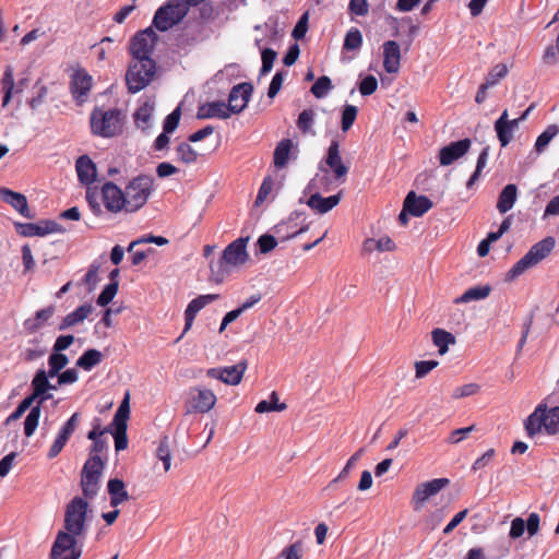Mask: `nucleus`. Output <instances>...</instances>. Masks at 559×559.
Instances as JSON below:
<instances>
[{"label":"nucleus","instance_id":"f257e3e1","mask_svg":"<svg viewBox=\"0 0 559 559\" xmlns=\"http://www.w3.org/2000/svg\"><path fill=\"white\" fill-rule=\"evenodd\" d=\"M88 500L74 497L66 506L63 531L58 532L51 547L52 559H80L82 545L79 542L87 534Z\"/></svg>","mask_w":559,"mask_h":559},{"label":"nucleus","instance_id":"f03ea898","mask_svg":"<svg viewBox=\"0 0 559 559\" xmlns=\"http://www.w3.org/2000/svg\"><path fill=\"white\" fill-rule=\"evenodd\" d=\"M249 239V236L237 238L224 249L217 262H210V270L216 283L223 282L229 274L230 267L242 265L249 260L247 251Z\"/></svg>","mask_w":559,"mask_h":559},{"label":"nucleus","instance_id":"7ed1b4c3","mask_svg":"<svg viewBox=\"0 0 559 559\" xmlns=\"http://www.w3.org/2000/svg\"><path fill=\"white\" fill-rule=\"evenodd\" d=\"M156 73V62L152 58H132L126 73L128 91L135 94L145 88Z\"/></svg>","mask_w":559,"mask_h":559},{"label":"nucleus","instance_id":"20e7f679","mask_svg":"<svg viewBox=\"0 0 559 559\" xmlns=\"http://www.w3.org/2000/svg\"><path fill=\"white\" fill-rule=\"evenodd\" d=\"M555 239L552 237H546L540 241L536 242L531 249L522 257L507 273L506 280L513 281L522 275L526 270L535 266L542 260H544L554 249Z\"/></svg>","mask_w":559,"mask_h":559},{"label":"nucleus","instance_id":"39448f33","mask_svg":"<svg viewBox=\"0 0 559 559\" xmlns=\"http://www.w3.org/2000/svg\"><path fill=\"white\" fill-rule=\"evenodd\" d=\"M188 13V8L182 0H167L156 10L152 23L159 32H167L178 25Z\"/></svg>","mask_w":559,"mask_h":559},{"label":"nucleus","instance_id":"423d86ee","mask_svg":"<svg viewBox=\"0 0 559 559\" xmlns=\"http://www.w3.org/2000/svg\"><path fill=\"white\" fill-rule=\"evenodd\" d=\"M154 179L148 175H139L126 187L127 212L140 210L148 200L153 191Z\"/></svg>","mask_w":559,"mask_h":559},{"label":"nucleus","instance_id":"0eeeda50","mask_svg":"<svg viewBox=\"0 0 559 559\" xmlns=\"http://www.w3.org/2000/svg\"><path fill=\"white\" fill-rule=\"evenodd\" d=\"M104 462L99 455H91L83 465L80 486L85 500L94 499L99 491Z\"/></svg>","mask_w":559,"mask_h":559},{"label":"nucleus","instance_id":"6e6552de","mask_svg":"<svg viewBox=\"0 0 559 559\" xmlns=\"http://www.w3.org/2000/svg\"><path fill=\"white\" fill-rule=\"evenodd\" d=\"M119 110L109 109L106 111L95 109L91 115V129L96 135L112 138L119 132Z\"/></svg>","mask_w":559,"mask_h":559},{"label":"nucleus","instance_id":"1a4fd4ad","mask_svg":"<svg viewBox=\"0 0 559 559\" xmlns=\"http://www.w3.org/2000/svg\"><path fill=\"white\" fill-rule=\"evenodd\" d=\"M216 402L217 397L212 390L202 386L190 388L186 401V414L209 413L214 408Z\"/></svg>","mask_w":559,"mask_h":559},{"label":"nucleus","instance_id":"9d476101","mask_svg":"<svg viewBox=\"0 0 559 559\" xmlns=\"http://www.w3.org/2000/svg\"><path fill=\"white\" fill-rule=\"evenodd\" d=\"M35 402V376L29 383V393L23 399L17 407L5 419V424L9 425L11 421H15L22 417V415L29 409L25 421H24V433L26 437H31L35 432V406L32 404Z\"/></svg>","mask_w":559,"mask_h":559},{"label":"nucleus","instance_id":"9b49d317","mask_svg":"<svg viewBox=\"0 0 559 559\" xmlns=\"http://www.w3.org/2000/svg\"><path fill=\"white\" fill-rule=\"evenodd\" d=\"M158 35L152 27L138 32L130 40V53L132 58H151Z\"/></svg>","mask_w":559,"mask_h":559},{"label":"nucleus","instance_id":"f8f14e48","mask_svg":"<svg viewBox=\"0 0 559 559\" xmlns=\"http://www.w3.org/2000/svg\"><path fill=\"white\" fill-rule=\"evenodd\" d=\"M247 367V360H240L238 364L233 366L210 368L206 370V376L211 379H217L228 385H237L241 382Z\"/></svg>","mask_w":559,"mask_h":559},{"label":"nucleus","instance_id":"ddd939ff","mask_svg":"<svg viewBox=\"0 0 559 559\" xmlns=\"http://www.w3.org/2000/svg\"><path fill=\"white\" fill-rule=\"evenodd\" d=\"M253 92V86L249 82H242L231 87L228 95V111L231 114H240L248 106Z\"/></svg>","mask_w":559,"mask_h":559},{"label":"nucleus","instance_id":"4468645a","mask_svg":"<svg viewBox=\"0 0 559 559\" xmlns=\"http://www.w3.org/2000/svg\"><path fill=\"white\" fill-rule=\"evenodd\" d=\"M61 370L56 367H49L48 371L37 370V420L40 415V403L51 399L52 395L48 394L49 390H57V382L51 383L49 379L59 377Z\"/></svg>","mask_w":559,"mask_h":559},{"label":"nucleus","instance_id":"2eb2a0df","mask_svg":"<svg viewBox=\"0 0 559 559\" xmlns=\"http://www.w3.org/2000/svg\"><path fill=\"white\" fill-rule=\"evenodd\" d=\"M449 483L448 478H435L430 481L419 484L413 493L414 509L416 511L419 510L430 497L437 495Z\"/></svg>","mask_w":559,"mask_h":559},{"label":"nucleus","instance_id":"dca6fc26","mask_svg":"<svg viewBox=\"0 0 559 559\" xmlns=\"http://www.w3.org/2000/svg\"><path fill=\"white\" fill-rule=\"evenodd\" d=\"M102 198L105 207L112 213H118L121 210L127 211L126 195L117 185L114 182H106L102 187Z\"/></svg>","mask_w":559,"mask_h":559},{"label":"nucleus","instance_id":"f3484780","mask_svg":"<svg viewBox=\"0 0 559 559\" xmlns=\"http://www.w3.org/2000/svg\"><path fill=\"white\" fill-rule=\"evenodd\" d=\"M472 141L468 138L451 142L439 151V163L441 166H449L463 157L471 148Z\"/></svg>","mask_w":559,"mask_h":559},{"label":"nucleus","instance_id":"a211bd4d","mask_svg":"<svg viewBox=\"0 0 559 559\" xmlns=\"http://www.w3.org/2000/svg\"><path fill=\"white\" fill-rule=\"evenodd\" d=\"M93 78L85 69H78L71 75L70 90L76 100H83L92 88Z\"/></svg>","mask_w":559,"mask_h":559},{"label":"nucleus","instance_id":"6ab92c4d","mask_svg":"<svg viewBox=\"0 0 559 559\" xmlns=\"http://www.w3.org/2000/svg\"><path fill=\"white\" fill-rule=\"evenodd\" d=\"M27 82H28V79H21L19 81L17 85L15 86L13 68L11 66H7L3 76L0 81L2 93H3L2 106L5 107L10 103L14 93L19 94L20 92H22L23 87L25 86V84Z\"/></svg>","mask_w":559,"mask_h":559},{"label":"nucleus","instance_id":"aec40b11","mask_svg":"<svg viewBox=\"0 0 559 559\" xmlns=\"http://www.w3.org/2000/svg\"><path fill=\"white\" fill-rule=\"evenodd\" d=\"M0 200L7 204H10L23 217H33L28 207L27 199L24 194L15 192L9 188L1 187Z\"/></svg>","mask_w":559,"mask_h":559},{"label":"nucleus","instance_id":"412c9836","mask_svg":"<svg viewBox=\"0 0 559 559\" xmlns=\"http://www.w3.org/2000/svg\"><path fill=\"white\" fill-rule=\"evenodd\" d=\"M432 205L428 197L417 195L414 191H409L404 199V209L414 217L423 216Z\"/></svg>","mask_w":559,"mask_h":559},{"label":"nucleus","instance_id":"4be33fe9","mask_svg":"<svg viewBox=\"0 0 559 559\" xmlns=\"http://www.w3.org/2000/svg\"><path fill=\"white\" fill-rule=\"evenodd\" d=\"M401 49L395 40L383 44V68L388 73H396L400 69Z\"/></svg>","mask_w":559,"mask_h":559},{"label":"nucleus","instance_id":"5701e85b","mask_svg":"<svg viewBox=\"0 0 559 559\" xmlns=\"http://www.w3.org/2000/svg\"><path fill=\"white\" fill-rule=\"evenodd\" d=\"M230 117V112L224 102H211L205 103L198 108L197 118L198 119H211V118H219L227 119Z\"/></svg>","mask_w":559,"mask_h":559},{"label":"nucleus","instance_id":"b1692460","mask_svg":"<svg viewBox=\"0 0 559 559\" xmlns=\"http://www.w3.org/2000/svg\"><path fill=\"white\" fill-rule=\"evenodd\" d=\"M325 163L333 170L336 179L344 178L348 173V167L342 163L340 155V144L337 141L331 142Z\"/></svg>","mask_w":559,"mask_h":559},{"label":"nucleus","instance_id":"393cba45","mask_svg":"<svg viewBox=\"0 0 559 559\" xmlns=\"http://www.w3.org/2000/svg\"><path fill=\"white\" fill-rule=\"evenodd\" d=\"M75 170L79 181L83 185L94 182L97 175L96 165L87 155H82L76 159Z\"/></svg>","mask_w":559,"mask_h":559},{"label":"nucleus","instance_id":"a878e982","mask_svg":"<svg viewBox=\"0 0 559 559\" xmlns=\"http://www.w3.org/2000/svg\"><path fill=\"white\" fill-rule=\"evenodd\" d=\"M546 403L537 405L535 411L524 421V427L528 437H534L545 429Z\"/></svg>","mask_w":559,"mask_h":559},{"label":"nucleus","instance_id":"bb28decb","mask_svg":"<svg viewBox=\"0 0 559 559\" xmlns=\"http://www.w3.org/2000/svg\"><path fill=\"white\" fill-rule=\"evenodd\" d=\"M341 201V192L323 198L320 193H313L307 200V205L320 214H325L335 207Z\"/></svg>","mask_w":559,"mask_h":559},{"label":"nucleus","instance_id":"cd10ccee","mask_svg":"<svg viewBox=\"0 0 559 559\" xmlns=\"http://www.w3.org/2000/svg\"><path fill=\"white\" fill-rule=\"evenodd\" d=\"M107 490L110 496L111 507L116 508L130 498L128 491L126 490L124 483L119 478L109 479L107 484Z\"/></svg>","mask_w":559,"mask_h":559},{"label":"nucleus","instance_id":"c85d7f7f","mask_svg":"<svg viewBox=\"0 0 559 559\" xmlns=\"http://www.w3.org/2000/svg\"><path fill=\"white\" fill-rule=\"evenodd\" d=\"M93 310L94 308L90 304H84L78 307L74 311L70 312L63 318L62 322L58 326V330L63 331L84 321Z\"/></svg>","mask_w":559,"mask_h":559},{"label":"nucleus","instance_id":"c756f323","mask_svg":"<svg viewBox=\"0 0 559 559\" xmlns=\"http://www.w3.org/2000/svg\"><path fill=\"white\" fill-rule=\"evenodd\" d=\"M516 198H518L516 186L513 183L507 185L499 193L498 202H497V210L501 214L509 212L513 207V205L516 201Z\"/></svg>","mask_w":559,"mask_h":559},{"label":"nucleus","instance_id":"7c9ffc66","mask_svg":"<svg viewBox=\"0 0 559 559\" xmlns=\"http://www.w3.org/2000/svg\"><path fill=\"white\" fill-rule=\"evenodd\" d=\"M431 335L432 342L438 347V352L440 355H444L449 349V345L455 343L454 335L443 329H435L431 332Z\"/></svg>","mask_w":559,"mask_h":559},{"label":"nucleus","instance_id":"2f4dec72","mask_svg":"<svg viewBox=\"0 0 559 559\" xmlns=\"http://www.w3.org/2000/svg\"><path fill=\"white\" fill-rule=\"evenodd\" d=\"M103 360V354L94 348L86 349L76 360V367H80L86 371L92 370L95 366L100 364Z\"/></svg>","mask_w":559,"mask_h":559},{"label":"nucleus","instance_id":"473e14b6","mask_svg":"<svg viewBox=\"0 0 559 559\" xmlns=\"http://www.w3.org/2000/svg\"><path fill=\"white\" fill-rule=\"evenodd\" d=\"M491 287L489 285L475 286L467 289L462 296L455 299V304H466L473 300H481L489 296Z\"/></svg>","mask_w":559,"mask_h":559},{"label":"nucleus","instance_id":"72a5a7b5","mask_svg":"<svg viewBox=\"0 0 559 559\" xmlns=\"http://www.w3.org/2000/svg\"><path fill=\"white\" fill-rule=\"evenodd\" d=\"M292 146L293 142L289 139H284L277 143L274 150V165L277 168H283L287 165Z\"/></svg>","mask_w":559,"mask_h":559},{"label":"nucleus","instance_id":"f704fd0d","mask_svg":"<svg viewBox=\"0 0 559 559\" xmlns=\"http://www.w3.org/2000/svg\"><path fill=\"white\" fill-rule=\"evenodd\" d=\"M152 111L153 108L148 106L147 104H144L143 106L139 107L134 115V123L136 128L141 129L142 131L146 132L152 127Z\"/></svg>","mask_w":559,"mask_h":559},{"label":"nucleus","instance_id":"c9c22d12","mask_svg":"<svg viewBox=\"0 0 559 559\" xmlns=\"http://www.w3.org/2000/svg\"><path fill=\"white\" fill-rule=\"evenodd\" d=\"M559 134V126L558 124H549L545 131H543L535 142V151L540 154L543 153L551 140Z\"/></svg>","mask_w":559,"mask_h":559},{"label":"nucleus","instance_id":"e433bc0d","mask_svg":"<svg viewBox=\"0 0 559 559\" xmlns=\"http://www.w3.org/2000/svg\"><path fill=\"white\" fill-rule=\"evenodd\" d=\"M545 431L549 436L559 433V406L549 409L546 407Z\"/></svg>","mask_w":559,"mask_h":559},{"label":"nucleus","instance_id":"4c0bfd02","mask_svg":"<svg viewBox=\"0 0 559 559\" xmlns=\"http://www.w3.org/2000/svg\"><path fill=\"white\" fill-rule=\"evenodd\" d=\"M66 228L51 219L37 221V237H44L50 234H63Z\"/></svg>","mask_w":559,"mask_h":559},{"label":"nucleus","instance_id":"58836bf2","mask_svg":"<svg viewBox=\"0 0 559 559\" xmlns=\"http://www.w3.org/2000/svg\"><path fill=\"white\" fill-rule=\"evenodd\" d=\"M270 399L271 401H260L255 406V412L262 414L272 411L282 412L286 409L287 406L285 403H278V396L276 392H272Z\"/></svg>","mask_w":559,"mask_h":559},{"label":"nucleus","instance_id":"ea45409f","mask_svg":"<svg viewBox=\"0 0 559 559\" xmlns=\"http://www.w3.org/2000/svg\"><path fill=\"white\" fill-rule=\"evenodd\" d=\"M204 307L205 306L203 305V302L201 301V299L199 297L192 299L188 304V306H187V308L185 310V321H186V324H185L183 333L187 332L191 328V325H192V323H193L198 312L200 310H202Z\"/></svg>","mask_w":559,"mask_h":559},{"label":"nucleus","instance_id":"a19ab883","mask_svg":"<svg viewBox=\"0 0 559 559\" xmlns=\"http://www.w3.org/2000/svg\"><path fill=\"white\" fill-rule=\"evenodd\" d=\"M204 307L205 306L203 305V302L201 301V299L199 297L192 299L188 304V306H187V308L185 310V321H186V324H185L183 333L187 332L191 328V325H192V323H193L198 312L200 310H202Z\"/></svg>","mask_w":559,"mask_h":559},{"label":"nucleus","instance_id":"79ce46f5","mask_svg":"<svg viewBox=\"0 0 559 559\" xmlns=\"http://www.w3.org/2000/svg\"><path fill=\"white\" fill-rule=\"evenodd\" d=\"M114 426V430L109 432L112 435L115 439V449L117 452L126 450L128 448V436L127 429L128 425H118L111 424Z\"/></svg>","mask_w":559,"mask_h":559},{"label":"nucleus","instance_id":"37998d69","mask_svg":"<svg viewBox=\"0 0 559 559\" xmlns=\"http://www.w3.org/2000/svg\"><path fill=\"white\" fill-rule=\"evenodd\" d=\"M333 88L332 81L329 76H320L311 86V93L317 98H323Z\"/></svg>","mask_w":559,"mask_h":559},{"label":"nucleus","instance_id":"c03bdc74","mask_svg":"<svg viewBox=\"0 0 559 559\" xmlns=\"http://www.w3.org/2000/svg\"><path fill=\"white\" fill-rule=\"evenodd\" d=\"M176 151H177L178 159L187 165L193 164L198 159L197 151L190 144H188L186 142L180 143L177 146Z\"/></svg>","mask_w":559,"mask_h":559},{"label":"nucleus","instance_id":"a18cd8bd","mask_svg":"<svg viewBox=\"0 0 559 559\" xmlns=\"http://www.w3.org/2000/svg\"><path fill=\"white\" fill-rule=\"evenodd\" d=\"M362 45L361 32L352 27L345 35L343 48L346 50H356Z\"/></svg>","mask_w":559,"mask_h":559},{"label":"nucleus","instance_id":"49530a36","mask_svg":"<svg viewBox=\"0 0 559 559\" xmlns=\"http://www.w3.org/2000/svg\"><path fill=\"white\" fill-rule=\"evenodd\" d=\"M129 401H130V395H129V392H127L122 402L120 403L115 416H114L112 424L128 425L127 421L130 416Z\"/></svg>","mask_w":559,"mask_h":559},{"label":"nucleus","instance_id":"de8ad7c7","mask_svg":"<svg viewBox=\"0 0 559 559\" xmlns=\"http://www.w3.org/2000/svg\"><path fill=\"white\" fill-rule=\"evenodd\" d=\"M119 283H109L107 284L100 294L97 297V305L100 307H105L112 301L115 296L118 293Z\"/></svg>","mask_w":559,"mask_h":559},{"label":"nucleus","instance_id":"09e8293b","mask_svg":"<svg viewBox=\"0 0 559 559\" xmlns=\"http://www.w3.org/2000/svg\"><path fill=\"white\" fill-rule=\"evenodd\" d=\"M493 127L500 145L506 147L512 141L515 131L511 129L509 123L502 124V122H495Z\"/></svg>","mask_w":559,"mask_h":559},{"label":"nucleus","instance_id":"8fccbe9b","mask_svg":"<svg viewBox=\"0 0 559 559\" xmlns=\"http://www.w3.org/2000/svg\"><path fill=\"white\" fill-rule=\"evenodd\" d=\"M277 57V53L272 48H263L261 50L262 66L260 69V76L266 75L271 72L273 63Z\"/></svg>","mask_w":559,"mask_h":559},{"label":"nucleus","instance_id":"3c124183","mask_svg":"<svg viewBox=\"0 0 559 559\" xmlns=\"http://www.w3.org/2000/svg\"><path fill=\"white\" fill-rule=\"evenodd\" d=\"M80 423L81 414L79 412L73 413L60 429L59 435L62 436L64 439L69 440V438L79 427Z\"/></svg>","mask_w":559,"mask_h":559},{"label":"nucleus","instance_id":"603ef678","mask_svg":"<svg viewBox=\"0 0 559 559\" xmlns=\"http://www.w3.org/2000/svg\"><path fill=\"white\" fill-rule=\"evenodd\" d=\"M99 264L97 262H93L84 275L82 283L88 286V292H93L99 281L98 277Z\"/></svg>","mask_w":559,"mask_h":559},{"label":"nucleus","instance_id":"864d4df0","mask_svg":"<svg viewBox=\"0 0 559 559\" xmlns=\"http://www.w3.org/2000/svg\"><path fill=\"white\" fill-rule=\"evenodd\" d=\"M509 72L507 64L498 63L488 73L486 81L490 86H495Z\"/></svg>","mask_w":559,"mask_h":559},{"label":"nucleus","instance_id":"5fc2aeb1","mask_svg":"<svg viewBox=\"0 0 559 559\" xmlns=\"http://www.w3.org/2000/svg\"><path fill=\"white\" fill-rule=\"evenodd\" d=\"M314 121V111L312 109L302 110L297 119V128L302 132L307 133Z\"/></svg>","mask_w":559,"mask_h":559},{"label":"nucleus","instance_id":"6e6d98bb","mask_svg":"<svg viewBox=\"0 0 559 559\" xmlns=\"http://www.w3.org/2000/svg\"><path fill=\"white\" fill-rule=\"evenodd\" d=\"M357 107L354 105H346L342 112V130L348 131L357 117Z\"/></svg>","mask_w":559,"mask_h":559},{"label":"nucleus","instance_id":"4d7b16f0","mask_svg":"<svg viewBox=\"0 0 559 559\" xmlns=\"http://www.w3.org/2000/svg\"><path fill=\"white\" fill-rule=\"evenodd\" d=\"M273 186H274V182L270 176H267L263 179V181L260 186V189L258 191L255 201H254L257 206L261 205L264 202V200L271 193Z\"/></svg>","mask_w":559,"mask_h":559},{"label":"nucleus","instance_id":"13d9d810","mask_svg":"<svg viewBox=\"0 0 559 559\" xmlns=\"http://www.w3.org/2000/svg\"><path fill=\"white\" fill-rule=\"evenodd\" d=\"M180 115V108L178 107L165 118L163 123V131H165V133H173L177 129Z\"/></svg>","mask_w":559,"mask_h":559},{"label":"nucleus","instance_id":"bf43d9fd","mask_svg":"<svg viewBox=\"0 0 559 559\" xmlns=\"http://www.w3.org/2000/svg\"><path fill=\"white\" fill-rule=\"evenodd\" d=\"M378 81L376 76L369 74L360 81L359 92L362 96H369L377 91Z\"/></svg>","mask_w":559,"mask_h":559},{"label":"nucleus","instance_id":"052dcab7","mask_svg":"<svg viewBox=\"0 0 559 559\" xmlns=\"http://www.w3.org/2000/svg\"><path fill=\"white\" fill-rule=\"evenodd\" d=\"M257 245L261 253L265 254L272 251L277 246V240L274 236L264 234L259 237Z\"/></svg>","mask_w":559,"mask_h":559},{"label":"nucleus","instance_id":"680f3d73","mask_svg":"<svg viewBox=\"0 0 559 559\" xmlns=\"http://www.w3.org/2000/svg\"><path fill=\"white\" fill-rule=\"evenodd\" d=\"M285 74L286 73L284 71H277L272 78V81L267 90V96L271 99H273L281 91Z\"/></svg>","mask_w":559,"mask_h":559},{"label":"nucleus","instance_id":"e2e57ef3","mask_svg":"<svg viewBox=\"0 0 559 559\" xmlns=\"http://www.w3.org/2000/svg\"><path fill=\"white\" fill-rule=\"evenodd\" d=\"M439 362L437 360H420L415 362L416 378L420 379L433 370Z\"/></svg>","mask_w":559,"mask_h":559},{"label":"nucleus","instance_id":"0e129e2a","mask_svg":"<svg viewBox=\"0 0 559 559\" xmlns=\"http://www.w3.org/2000/svg\"><path fill=\"white\" fill-rule=\"evenodd\" d=\"M479 390V385L476 383H467L461 386L455 388L452 393L453 399H462L474 395Z\"/></svg>","mask_w":559,"mask_h":559},{"label":"nucleus","instance_id":"69168bd1","mask_svg":"<svg viewBox=\"0 0 559 559\" xmlns=\"http://www.w3.org/2000/svg\"><path fill=\"white\" fill-rule=\"evenodd\" d=\"M98 192L96 189L87 188L86 190V201L91 209V211L95 215H100L103 213L100 204L98 203Z\"/></svg>","mask_w":559,"mask_h":559},{"label":"nucleus","instance_id":"338daca9","mask_svg":"<svg viewBox=\"0 0 559 559\" xmlns=\"http://www.w3.org/2000/svg\"><path fill=\"white\" fill-rule=\"evenodd\" d=\"M348 10L352 14L365 16L369 12V4L367 0H350Z\"/></svg>","mask_w":559,"mask_h":559},{"label":"nucleus","instance_id":"774afa93","mask_svg":"<svg viewBox=\"0 0 559 559\" xmlns=\"http://www.w3.org/2000/svg\"><path fill=\"white\" fill-rule=\"evenodd\" d=\"M281 557L284 559H301V543L295 542L285 547L281 552Z\"/></svg>","mask_w":559,"mask_h":559}]
</instances>
